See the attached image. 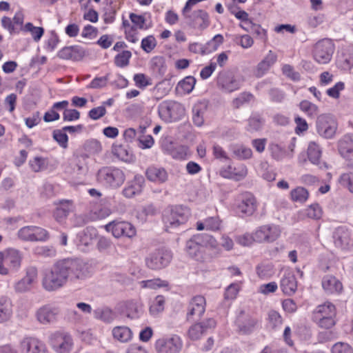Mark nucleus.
<instances>
[{
  "mask_svg": "<svg viewBox=\"0 0 353 353\" xmlns=\"http://www.w3.org/2000/svg\"><path fill=\"white\" fill-rule=\"evenodd\" d=\"M90 274V265L81 260H59L44 272L42 285L46 291L53 292L64 286L68 280L84 279Z\"/></svg>",
  "mask_w": 353,
  "mask_h": 353,
  "instance_id": "obj_1",
  "label": "nucleus"
},
{
  "mask_svg": "<svg viewBox=\"0 0 353 353\" xmlns=\"http://www.w3.org/2000/svg\"><path fill=\"white\" fill-rule=\"evenodd\" d=\"M191 216L190 208L182 205L166 208L162 214V221L166 231H171L185 225Z\"/></svg>",
  "mask_w": 353,
  "mask_h": 353,
  "instance_id": "obj_2",
  "label": "nucleus"
},
{
  "mask_svg": "<svg viewBox=\"0 0 353 353\" xmlns=\"http://www.w3.org/2000/svg\"><path fill=\"white\" fill-rule=\"evenodd\" d=\"M336 309L331 302L317 305L312 313V320L319 327L330 329L336 324Z\"/></svg>",
  "mask_w": 353,
  "mask_h": 353,
  "instance_id": "obj_3",
  "label": "nucleus"
},
{
  "mask_svg": "<svg viewBox=\"0 0 353 353\" xmlns=\"http://www.w3.org/2000/svg\"><path fill=\"white\" fill-rule=\"evenodd\" d=\"M22 256L17 250L10 248L0 252V274L8 275L21 267Z\"/></svg>",
  "mask_w": 353,
  "mask_h": 353,
  "instance_id": "obj_4",
  "label": "nucleus"
},
{
  "mask_svg": "<svg viewBox=\"0 0 353 353\" xmlns=\"http://www.w3.org/2000/svg\"><path fill=\"white\" fill-rule=\"evenodd\" d=\"M125 179L123 170L115 167H103L97 173V180L100 183L113 188L121 186Z\"/></svg>",
  "mask_w": 353,
  "mask_h": 353,
  "instance_id": "obj_5",
  "label": "nucleus"
},
{
  "mask_svg": "<svg viewBox=\"0 0 353 353\" xmlns=\"http://www.w3.org/2000/svg\"><path fill=\"white\" fill-rule=\"evenodd\" d=\"M172 259L171 251L161 248L150 252L145 259V263L149 269L159 270L167 267Z\"/></svg>",
  "mask_w": 353,
  "mask_h": 353,
  "instance_id": "obj_6",
  "label": "nucleus"
},
{
  "mask_svg": "<svg viewBox=\"0 0 353 353\" xmlns=\"http://www.w3.org/2000/svg\"><path fill=\"white\" fill-rule=\"evenodd\" d=\"M48 343L56 353H70L74 346L72 336L63 331H57L49 336Z\"/></svg>",
  "mask_w": 353,
  "mask_h": 353,
  "instance_id": "obj_7",
  "label": "nucleus"
},
{
  "mask_svg": "<svg viewBox=\"0 0 353 353\" xmlns=\"http://www.w3.org/2000/svg\"><path fill=\"white\" fill-rule=\"evenodd\" d=\"M317 133L325 139H332L337 130L338 123L333 116L323 114L317 117L316 122Z\"/></svg>",
  "mask_w": 353,
  "mask_h": 353,
  "instance_id": "obj_8",
  "label": "nucleus"
},
{
  "mask_svg": "<svg viewBox=\"0 0 353 353\" xmlns=\"http://www.w3.org/2000/svg\"><path fill=\"white\" fill-rule=\"evenodd\" d=\"M183 347V341L176 334L164 336L156 341L154 348L157 353H179Z\"/></svg>",
  "mask_w": 353,
  "mask_h": 353,
  "instance_id": "obj_9",
  "label": "nucleus"
},
{
  "mask_svg": "<svg viewBox=\"0 0 353 353\" xmlns=\"http://www.w3.org/2000/svg\"><path fill=\"white\" fill-rule=\"evenodd\" d=\"M210 236L203 234L193 236L186 242L185 250L187 253L196 261L203 259L205 245L209 241Z\"/></svg>",
  "mask_w": 353,
  "mask_h": 353,
  "instance_id": "obj_10",
  "label": "nucleus"
},
{
  "mask_svg": "<svg viewBox=\"0 0 353 353\" xmlns=\"http://www.w3.org/2000/svg\"><path fill=\"white\" fill-rule=\"evenodd\" d=\"M158 112L160 118L165 122H172L177 120L183 114L182 105L173 101H162L158 106Z\"/></svg>",
  "mask_w": 353,
  "mask_h": 353,
  "instance_id": "obj_11",
  "label": "nucleus"
},
{
  "mask_svg": "<svg viewBox=\"0 0 353 353\" xmlns=\"http://www.w3.org/2000/svg\"><path fill=\"white\" fill-rule=\"evenodd\" d=\"M334 51V45L332 40L323 39L314 46L313 57L316 62L321 64L328 63L332 57Z\"/></svg>",
  "mask_w": 353,
  "mask_h": 353,
  "instance_id": "obj_12",
  "label": "nucleus"
},
{
  "mask_svg": "<svg viewBox=\"0 0 353 353\" xmlns=\"http://www.w3.org/2000/svg\"><path fill=\"white\" fill-rule=\"evenodd\" d=\"M281 234L278 225L267 224L259 227L254 232V238L257 243H272L276 241Z\"/></svg>",
  "mask_w": 353,
  "mask_h": 353,
  "instance_id": "obj_13",
  "label": "nucleus"
},
{
  "mask_svg": "<svg viewBox=\"0 0 353 353\" xmlns=\"http://www.w3.org/2000/svg\"><path fill=\"white\" fill-rule=\"evenodd\" d=\"M183 17L191 28L200 31L206 29L210 23L209 14L204 10H196Z\"/></svg>",
  "mask_w": 353,
  "mask_h": 353,
  "instance_id": "obj_14",
  "label": "nucleus"
},
{
  "mask_svg": "<svg viewBox=\"0 0 353 353\" xmlns=\"http://www.w3.org/2000/svg\"><path fill=\"white\" fill-rule=\"evenodd\" d=\"M218 88L224 92L231 93L239 90L242 81L229 72H221L217 77Z\"/></svg>",
  "mask_w": 353,
  "mask_h": 353,
  "instance_id": "obj_15",
  "label": "nucleus"
},
{
  "mask_svg": "<svg viewBox=\"0 0 353 353\" xmlns=\"http://www.w3.org/2000/svg\"><path fill=\"white\" fill-rule=\"evenodd\" d=\"M334 245L347 250H353V233L344 226H340L333 232Z\"/></svg>",
  "mask_w": 353,
  "mask_h": 353,
  "instance_id": "obj_16",
  "label": "nucleus"
},
{
  "mask_svg": "<svg viewBox=\"0 0 353 353\" xmlns=\"http://www.w3.org/2000/svg\"><path fill=\"white\" fill-rule=\"evenodd\" d=\"M206 301L204 296L197 295L192 297L187 306L186 319L193 321L195 319H200L205 313Z\"/></svg>",
  "mask_w": 353,
  "mask_h": 353,
  "instance_id": "obj_17",
  "label": "nucleus"
},
{
  "mask_svg": "<svg viewBox=\"0 0 353 353\" xmlns=\"http://www.w3.org/2000/svg\"><path fill=\"white\" fill-rule=\"evenodd\" d=\"M105 229L107 231L111 232L116 238L121 236L130 238L136 234L134 228L130 223L125 221H112L105 225Z\"/></svg>",
  "mask_w": 353,
  "mask_h": 353,
  "instance_id": "obj_18",
  "label": "nucleus"
},
{
  "mask_svg": "<svg viewBox=\"0 0 353 353\" xmlns=\"http://www.w3.org/2000/svg\"><path fill=\"white\" fill-rule=\"evenodd\" d=\"M144 185V177L140 174H137L133 179L126 183L121 193L124 197L131 199L139 195L142 192Z\"/></svg>",
  "mask_w": 353,
  "mask_h": 353,
  "instance_id": "obj_19",
  "label": "nucleus"
},
{
  "mask_svg": "<svg viewBox=\"0 0 353 353\" xmlns=\"http://www.w3.org/2000/svg\"><path fill=\"white\" fill-rule=\"evenodd\" d=\"M58 307L46 305L41 307L37 312V319L42 324L46 325L55 322L59 315Z\"/></svg>",
  "mask_w": 353,
  "mask_h": 353,
  "instance_id": "obj_20",
  "label": "nucleus"
},
{
  "mask_svg": "<svg viewBox=\"0 0 353 353\" xmlns=\"http://www.w3.org/2000/svg\"><path fill=\"white\" fill-rule=\"evenodd\" d=\"M22 353H48L46 344L36 338L23 339L20 345Z\"/></svg>",
  "mask_w": 353,
  "mask_h": 353,
  "instance_id": "obj_21",
  "label": "nucleus"
},
{
  "mask_svg": "<svg viewBox=\"0 0 353 353\" xmlns=\"http://www.w3.org/2000/svg\"><path fill=\"white\" fill-rule=\"evenodd\" d=\"M57 205L53 212V216L57 222L64 221L70 212L74 210V205L72 200L62 199L54 202Z\"/></svg>",
  "mask_w": 353,
  "mask_h": 353,
  "instance_id": "obj_22",
  "label": "nucleus"
},
{
  "mask_svg": "<svg viewBox=\"0 0 353 353\" xmlns=\"http://www.w3.org/2000/svg\"><path fill=\"white\" fill-rule=\"evenodd\" d=\"M85 54V51L83 48L75 45L61 48L58 52L57 57L61 59L79 61L84 57Z\"/></svg>",
  "mask_w": 353,
  "mask_h": 353,
  "instance_id": "obj_23",
  "label": "nucleus"
},
{
  "mask_svg": "<svg viewBox=\"0 0 353 353\" xmlns=\"http://www.w3.org/2000/svg\"><path fill=\"white\" fill-rule=\"evenodd\" d=\"M37 277V269L35 267H29L26 270V276L14 285L16 292L23 293L30 290L32 283Z\"/></svg>",
  "mask_w": 353,
  "mask_h": 353,
  "instance_id": "obj_24",
  "label": "nucleus"
},
{
  "mask_svg": "<svg viewBox=\"0 0 353 353\" xmlns=\"http://www.w3.org/2000/svg\"><path fill=\"white\" fill-rule=\"evenodd\" d=\"M280 288L283 292L288 296L295 293L297 289V281L292 271L286 270L281 279Z\"/></svg>",
  "mask_w": 353,
  "mask_h": 353,
  "instance_id": "obj_25",
  "label": "nucleus"
},
{
  "mask_svg": "<svg viewBox=\"0 0 353 353\" xmlns=\"http://www.w3.org/2000/svg\"><path fill=\"white\" fill-rule=\"evenodd\" d=\"M256 198L250 193L243 195L241 201L237 205V210L244 216H251L256 210Z\"/></svg>",
  "mask_w": 353,
  "mask_h": 353,
  "instance_id": "obj_26",
  "label": "nucleus"
},
{
  "mask_svg": "<svg viewBox=\"0 0 353 353\" xmlns=\"http://www.w3.org/2000/svg\"><path fill=\"white\" fill-rule=\"evenodd\" d=\"M307 158L314 165H317L320 169H327V165L321 161L322 155V149L321 146L315 141H310L307 147Z\"/></svg>",
  "mask_w": 353,
  "mask_h": 353,
  "instance_id": "obj_27",
  "label": "nucleus"
},
{
  "mask_svg": "<svg viewBox=\"0 0 353 353\" xmlns=\"http://www.w3.org/2000/svg\"><path fill=\"white\" fill-rule=\"evenodd\" d=\"M321 285L327 294H339L343 290L341 282L332 275H325L321 281Z\"/></svg>",
  "mask_w": 353,
  "mask_h": 353,
  "instance_id": "obj_28",
  "label": "nucleus"
},
{
  "mask_svg": "<svg viewBox=\"0 0 353 353\" xmlns=\"http://www.w3.org/2000/svg\"><path fill=\"white\" fill-rule=\"evenodd\" d=\"M145 176L149 181L158 184L165 183L168 179L165 169L155 165H151L146 169Z\"/></svg>",
  "mask_w": 353,
  "mask_h": 353,
  "instance_id": "obj_29",
  "label": "nucleus"
},
{
  "mask_svg": "<svg viewBox=\"0 0 353 353\" xmlns=\"http://www.w3.org/2000/svg\"><path fill=\"white\" fill-rule=\"evenodd\" d=\"M277 56L272 50H270L264 59L260 61L254 70V75L260 78L263 77L276 61Z\"/></svg>",
  "mask_w": 353,
  "mask_h": 353,
  "instance_id": "obj_30",
  "label": "nucleus"
},
{
  "mask_svg": "<svg viewBox=\"0 0 353 353\" xmlns=\"http://www.w3.org/2000/svg\"><path fill=\"white\" fill-rule=\"evenodd\" d=\"M338 150L343 157L353 152V134H346L339 140Z\"/></svg>",
  "mask_w": 353,
  "mask_h": 353,
  "instance_id": "obj_31",
  "label": "nucleus"
},
{
  "mask_svg": "<svg viewBox=\"0 0 353 353\" xmlns=\"http://www.w3.org/2000/svg\"><path fill=\"white\" fill-rule=\"evenodd\" d=\"M12 313V305L10 300L8 297L0 296V323L9 321Z\"/></svg>",
  "mask_w": 353,
  "mask_h": 353,
  "instance_id": "obj_32",
  "label": "nucleus"
},
{
  "mask_svg": "<svg viewBox=\"0 0 353 353\" xmlns=\"http://www.w3.org/2000/svg\"><path fill=\"white\" fill-rule=\"evenodd\" d=\"M94 317L105 323H112L116 318V313L108 307H101L95 309L93 312Z\"/></svg>",
  "mask_w": 353,
  "mask_h": 353,
  "instance_id": "obj_33",
  "label": "nucleus"
},
{
  "mask_svg": "<svg viewBox=\"0 0 353 353\" xmlns=\"http://www.w3.org/2000/svg\"><path fill=\"white\" fill-rule=\"evenodd\" d=\"M113 338L121 343H127L132 338V332L127 326H116L112 330Z\"/></svg>",
  "mask_w": 353,
  "mask_h": 353,
  "instance_id": "obj_34",
  "label": "nucleus"
},
{
  "mask_svg": "<svg viewBox=\"0 0 353 353\" xmlns=\"http://www.w3.org/2000/svg\"><path fill=\"white\" fill-rule=\"evenodd\" d=\"M230 150L233 157L239 160L249 159L252 156L251 148L240 144H235L230 146Z\"/></svg>",
  "mask_w": 353,
  "mask_h": 353,
  "instance_id": "obj_35",
  "label": "nucleus"
},
{
  "mask_svg": "<svg viewBox=\"0 0 353 353\" xmlns=\"http://www.w3.org/2000/svg\"><path fill=\"white\" fill-rule=\"evenodd\" d=\"M207 106L204 103H196L192 108V120L197 126H201L204 122V114Z\"/></svg>",
  "mask_w": 353,
  "mask_h": 353,
  "instance_id": "obj_36",
  "label": "nucleus"
},
{
  "mask_svg": "<svg viewBox=\"0 0 353 353\" xmlns=\"http://www.w3.org/2000/svg\"><path fill=\"white\" fill-rule=\"evenodd\" d=\"M254 100V96L252 93L243 92L240 93L237 97L232 100V105L234 109H239L245 105L249 104Z\"/></svg>",
  "mask_w": 353,
  "mask_h": 353,
  "instance_id": "obj_37",
  "label": "nucleus"
},
{
  "mask_svg": "<svg viewBox=\"0 0 353 353\" xmlns=\"http://www.w3.org/2000/svg\"><path fill=\"white\" fill-rule=\"evenodd\" d=\"M223 42V37L218 34L204 46L203 54L211 53L217 50L219 46Z\"/></svg>",
  "mask_w": 353,
  "mask_h": 353,
  "instance_id": "obj_38",
  "label": "nucleus"
},
{
  "mask_svg": "<svg viewBox=\"0 0 353 353\" xmlns=\"http://www.w3.org/2000/svg\"><path fill=\"white\" fill-rule=\"evenodd\" d=\"M165 299L162 295L157 296L151 302L150 312L152 315L156 316L164 310Z\"/></svg>",
  "mask_w": 353,
  "mask_h": 353,
  "instance_id": "obj_39",
  "label": "nucleus"
},
{
  "mask_svg": "<svg viewBox=\"0 0 353 353\" xmlns=\"http://www.w3.org/2000/svg\"><path fill=\"white\" fill-rule=\"evenodd\" d=\"M196 83V79L192 76L185 77L180 81L176 86L178 90H181L184 93H190L192 91Z\"/></svg>",
  "mask_w": 353,
  "mask_h": 353,
  "instance_id": "obj_40",
  "label": "nucleus"
},
{
  "mask_svg": "<svg viewBox=\"0 0 353 353\" xmlns=\"http://www.w3.org/2000/svg\"><path fill=\"white\" fill-rule=\"evenodd\" d=\"M22 31L30 32L34 41H39L44 34L42 27L34 26L32 23H27L22 28Z\"/></svg>",
  "mask_w": 353,
  "mask_h": 353,
  "instance_id": "obj_41",
  "label": "nucleus"
},
{
  "mask_svg": "<svg viewBox=\"0 0 353 353\" xmlns=\"http://www.w3.org/2000/svg\"><path fill=\"white\" fill-rule=\"evenodd\" d=\"M300 109L309 117L314 118L319 114V107L309 101L304 100L299 103Z\"/></svg>",
  "mask_w": 353,
  "mask_h": 353,
  "instance_id": "obj_42",
  "label": "nucleus"
},
{
  "mask_svg": "<svg viewBox=\"0 0 353 353\" xmlns=\"http://www.w3.org/2000/svg\"><path fill=\"white\" fill-rule=\"evenodd\" d=\"M29 165L33 172H41L47 168V159L41 157H35L30 160Z\"/></svg>",
  "mask_w": 353,
  "mask_h": 353,
  "instance_id": "obj_43",
  "label": "nucleus"
},
{
  "mask_svg": "<svg viewBox=\"0 0 353 353\" xmlns=\"http://www.w3.org/2000/svg\"><path fill=\"white\" fill-rule=\"evenodd\" d=\"M141 283L142 288L150 289L168 288L169 286V283L167 281L162 280L159 278L143 281Z\"/></svg>",
  "mask_w": 353,
  "mask_h": 353,
  "instance_id": "obj_44",
  "label": "nucleus"
},
{
  "mask_svg": "<svg viewBox=\"0 0 353 353\" xmlns=\"http://www.w3.org/2000/svg\"><path fill=\"white\" fill-rule=\"evenodd\" d=\"M290 195L293 201L304 203L307 199L309 193L304 188L298 187L291 191Z\"/></svg>",
  "mask_w": 353,
  "mask_h": 353,
  "instance_id": "obj_45",
  "label": "nucleus"
},
{
  "mask_svg": "<svg viewBox=\"0 0 353 353\" xmlns=\"http://www.w3.org/2000/svg\"><path fill=\"white\" fill-rule=\"evenodd\" d=\"M130 19L133 23L134 28L140 30H147L151 27L146 24V20L143 15H139L134 13L130 14Z\"/></svg>",
  "mask_w": 353,
  "mask_h": 353,
  "instance_id": "obj_46",
  "label": "nucleus"
},
{
  "mask_svg": "<svg viewBox=\"0 0 353 353\" xmlns=\"http://www.w3.org/2000/svg\"><path fill=\"white\" fill-rule=\"evenodd\" d=\"M256 273L261 279H269L274 274L273 265L271 263L260 264L256 267Z\"/></svg>",
  "mask_w": 353,
  "mask_h": 353,
  "instance_id": "obj_47",
  "label": "nucleus"
},
{
  "mask_svg": "<svg viewBox=\"0 0 353 353\" xmlns=\"http://www.w3.org/2000/svg\"><path fill=\"white\" fill-rule=\"evenodd\" d=\"M132 53L129 50H123L114 57V63L117 67L124 68L128 65Z\"/></svg>",
  "mask_w": 353,
  "mask_h": 353,
  "instance_id": "obj_48",
  "label": "nucleus"
},
{
  "mask_svg": "<svg viewBox=\"0 0 353 353\" xmlns=\"http://www.w3.org/2000/svg\"><path fill=\"white\" fill-rule=\"evenodd\" d=\"M84 150L90 154H97L101 152L102 145L98 140L90 139L85 143Z\"/></svg>",
  "mask_w": 353,
  "mask_h": 353,
  "instance_id": "obj_49",
  "label": "nucleus"
},
{
  "mask_svg": "<svg viewBox=\"0 0 353 353\" xmlns=\"http://www.w3.org/2000/svg\"><path fill=\"white\" fill-rule=\"evenodd\" d=\"M53 139L63 148L68 147V137L65 132L61 130H54L52 133Z\"/></svg>",
  "mask_w": 353,
  "mask_h": 353,
  "instance_id": "obj_50",
  "label": "nucleus"
},
{
  "mask_svg": "<svg viewBox=\"0 0 353 353\" xmlns=\"http://www.w3.org/2000/svg\"><path fill=\"white\" fill-rule=\"evenodd\" d=\"M203 334V327L199 323H194L190 326L188 332L189 338L193 341L199 339Z\"/></svg>",
  "mask_w": 353,
  "mask_h": 353,
  "instance_id": "obj_51",
  "label": "nucleus"
},
{
  "mask_svg": "<svg viewBox=\"0 0 353 353\" xmlns=\"http://www.w3.org/2000/svg\"><path fill=\"white\" fill-rule=\"evenodd\" d=\"M156 46L157 41L152 35H149L141 41V47L147 53L152 52Z\"/></svg>",
  "mask_w": 353,
  "mask_h": 353,
  "instance_id": "obj_52",
  "label": "nucleus"
},
{
  "mask_svg": "<svg viewBox=\"0 0 353 353\" xmlns=\"http://www.w3.org/2000/svg\"><path fill=\"white\" fill-rule=\"evenodd\" d=\"M233 180L241 181L248 175V168L244 164H239L233 167Z\"/></svg>",
  "mask_w": 353,
  "mask_h": 353,
  "instance_id": "obj_53",
  "label": "nucleus"
},
{
  "mask_svg": "<svg viewBox=\"0 0 353 353\" xmlns=\"http://www.w3.org/2000/svg\"><path fill=\"white\" fill-rule=\"evenodd\" d=\"M239 285L236 283H231L227 287L224 293V299L228 301H232L236 299L239 292Z\"/></svg>",
  "mask_w": 353,
  "mask_h": 353,
  "instance_id": "obj_54",
  "label": "nucleus"
},
{
  "mask_svg": "<svg viewBox=\"0 0 353 353\" xmlns=\"http://www.w3.org/2000/svg\"><path fill=\"white\" fill-rule=\"evenodd\" d=\"M34 226H25L18 231V236L23 241H33Z\"/></svg>",
  "mask_w": 353,
  "mask_h": 353,
  "instance_id": "obj_55",
  "label": "nucleus"
},
{
  "mask_svg": "<svg viewBox=\"0 0 353 353\" xmlns=\"http://www.w3.org/2000/svg\"><path fill=\"white\" fill-rule=\"evenodd\" d=\"M306 214L309 218L319 219L322 216V210L319 204H312L306 210Z\"/></svg>",
  "mask_w": 353,
  "mask_h": 353,
  "instance_id": "obj_56",
  "label": "nucleus"
},
{
  "mask_svg": "<svg viewBox=\"0 0 353 353\" xmlns=\"http://www.w3.org/2000/svg\"><path fill=\"white\" fill-rule=\"evenodd\" d=\"M270 100L275 103H281L285 97V94L283 91L278 88H272L268 92Z\"/></svg>",
  "mask_w": 353,
  "mask_h": 353,
  "instance_id": "obj_57",
  "label": "nucleus"
},
{
  "mask_svg": "<svg viewBox=\"0 0 353 353\" xmlns=\"http://www.w3.org/2000/svg\"><path fill=\"white\" fill-rule=\"evenodd\" d=\"M345 88V84L342 81H339L333 87L327 90V94L334 99H338L340 96V92Z\"/></svg>",
  "mask_w": 353,
  "mask_h": 353,
  "instance_id": "obj_58",
  "label": "nucleus"
},
{
  "mask_svg": "<svg viewBox=\"0 0 353 353\" xmlns=\"http://www.w3.org/2000/svg\"><path fill=\"white\" fill-rule=\"evenodd\" d=\"M133 79L136 85L140 88H145L152 84L151 79L148 78L144 74H136Z\"/></svg>",
  "mask_w": 353,
  "mask_h": 353,
  "instance_id": "obj_59",
  "label": "nucleus"
},
{
  "mask_svg": "<svg viewBox=\"0 0 353 353\" xmlns=\"http://www.w3.org/2000/svg\"><path fill=\"white\" fill-rule=\"evenodd\" d=\"M332 353H353V349L346 343L339 342L332 346Z\"/></svg>",
  "mask_w": 353,
  "mask_h": 353,
  "instance_id": "obj_60",
  "label": "nucleus"
},
{
  "mask_svg": "<svg viewBox=\"0 0 353 353\" xmlns=\"http://www.w3.org/2000/svg\"><path fill=\"white\" fill-rule=\"evenodd\" d=\"M263 120L259 116L251 117L248 119V130L257 131L261 129Z\"/></svg>",
  "mask_w": 353,
  "mask_h": 353,
  "instance_id": "obj_61",
  "label": "nucleus"
},
{
  "mask_svg": "<svg viewBox=\"0 0 353 353\" xmlns=\"http://www.w3.org/2000/svg\"><path fill=\"white\" fill-rule=\"evenodd\" d=\"M108 80V76L95 77L88 85V88L100 89L106 86Z\"/></svg>",
  "mask_w": 353,
  "mask_h": 353,
  "instance_id": "obj_62",
  "label": "nucleus"
},
{
  "mask_svg": "<svg viewBox=\"0 0 353 353\" xmlns=\"http://www.w3.org/2000/svg\"><path fill=\"white\" fill-rule=\"evenodd\" d=\"M205 229L212 231L219 230L221 221L217 216L209 217L205 220Z\"/></svg>",
  "mask_w": 353,
  "mask_h": 353,
  "instance_id": "obj_63",
  "label": "nucleus"
},
{
  "mask_svg": "<svg viewBox=\"0 0 353 353\" xmlns=\"http://www.w3.org/2000/svg\"><path fill=\"white\" fill-rule=\"evenodd\" d=\"M104 105H101L91 109L88 112L89 117L92 120H98L106 114Z\"/></svg>",
  "mask_w": 353,
  "mask_h": 353,
  "instance_id": "obj_64",
  "label": "nucleus"
}]
</instances>
